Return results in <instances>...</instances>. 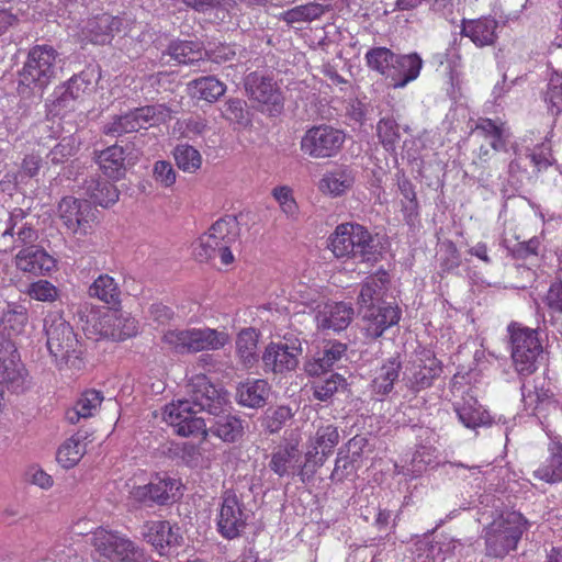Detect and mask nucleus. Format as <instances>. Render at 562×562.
Returning <instances> with one entry per match:
<instances>
[{
	"label": "nucleus",
	"instance_id": "nucleus-1",
	"mask_svg": "<svg viewBox=\"0 0 562 562\" xmlns=\"http://www.w3.org/2000/svg\"><path fill=\"white\" fill-rule=\"evenodd\" d=\"M228 405L223 389L215 386L206 375L196 374L187 385V397L166 407L165 420L182 437L202 434L206 438V422L198 414L205 413L211 418L226 411Z\"/></svg>",
	"mask_w": 562,
	"mask_h": 562
},
{
	"label": "nucleus",
	"instance_id": "nucleus-2",
	"mask_svg": "<svg viewBox=\"0 0 562 562\" xmlns=\"http://www.w3.org/2000/svg\"><path fill=\"white\" fill-rule=\"evenodd\" d=\"M329 249L338 259H355L370 265L383 255L379 239L367 227L358 223H342L329 236Z\"/></svg>",
	"mask_w": 562,
	"mask_h": 562
},
{
	"label": "nucleus",
	"instance_id": "nucleus-3",
	"mask_svg": "<svg viewBox=\"0 0 562 562\" xmlns=\"http://www.w3.org/2000/svg\"><path fill=\"white\" fill-rule=\"evenodd\" d=\"M161 341L176 353L190 355L220 350L229 342V335L210 327L175 328L166 330Z\"/></svg>",
	"mask_w": 562,
	"mask_h": 562
},
{
	"label": "nucleus",
	"instance_id": "nucleus-4",
	"mask_svg": "<svg viewBox=\"0 0 562 562\" xmlns=\"http://www.w3.org/2000/svg\"><path fill=\"white\" fill-rule=\"evenodd\" d=\"M239 233L237 218L226 216L217 220L194 245L195 258L203 262L220 256L223 265L234 261L231 246L237 240Z\"/></svg>",
	"mask_w": 562,
	"mask_h": 562
},
{
	"label": "nucleus",
	"instance_id": "nucleus-5",
	"mask_svg": "<svg viewBox=\"0 0 562 562\" xmlns=\"http://www.w3.org/2000/svg\"><path fill=\"white\" fill-rule=\"evenodd\" d=\"M59 63L58 53L53 46H33L19 71V85L42 91L56 78Z\"/></svg>",
	"mask_w": 562,
	"mask_h": 562
},
{
	"label": "nucleus",
	"instance_id": "nucleus-6",
	"mask_svg": "<svg viewBox=\"0 0 562 562\" xmlns=\"http://www.w3.org/2000/svg\"><path fill=\"white\" fill-rule=\"evenodd\" d=\"M47 348L57 367H80L79 341L72 327L60 316H49L45 319Z\"/></svg>",
	"mask_w": 562,
	"mask_h": 562
},
{
	"label": "nucleus",
	"instance_id": "nucleus-7",
	"mask_svg": "<svg viewBox=\"0 0 562 562\" xmlns=\"http://www.w3.org/2000/svg\"><path fill=\"white\" fill-rule=\"evenodd\" d=\"M528 521L520 513L502 515L485 528L486 554L504 558L514 550L527 529Z\"/></svg>",
	"mask_w": 562,
	"mask_h": 562
},
{
	"label": "nucleus",
	"instance_id": "nucleus-8",
	"mask_svg": "<svg viewBox=\"0 0 562 562\" xmlns=\"http://www.w3.org/2000/svg\"><path fill=\"white\" fill-rule=\"evenodd\" d=\"M171 111L165 104L136 108L122 115H114L102 127V133L111 137H121L170 119Z\"/></svg>",
	"mask_w": 562,
	"mask_h": 562
},
{
	"label": "nucleus",
	"instance_id": "nucleus-9",
	"mask_svg": "<svg viewBox=\"0 0 562 562\" xmlns=\"http://www.w3.org/2000/svg\"><path fill=\"white\" fill-rule=\"evenodd\" d=\"M512 341V358L516 371L520 375L532 374L538 367L543 349L538 331L528 327L512 324L508 327Z\"/></svg>",
	"mask_w": 562,
	"mask_h": 562
},
{
	"label": "nucleus",
	"instance_id": "nucleus-10",
	"mask_svg": "<svg viewBox=\"0 0 562 562\" xmlns=\"http://www.w3.org/2000/svg\"><path fill=\"white\" fill-rule=\"evenodd\" d=\"M92 546L98 559L109 562H143V552L117 532L100 528L93 532Z\"/></svg>",
	"mask_w": 562,
	"mask_h": 562
},
{
	"label": "nucleus",
	"instance_id": "nucleus-11",
	"mask_svg": "<svg viewBox=\"0 0 562 562\" xmlns=\"http://www.w3.org/2000/svg\"><path fill=\"white\" fill-rule=\"evenodd\" d=\"M137 322L127 313L121 311H106L98 317L88 321L87 334L94 336L95 340L111 339L123 341L137 334Z\"/></svg>",
	"mask_w": 562,
	"mask_h": 562
},
{
	"label": "nucleus",
	"instance_id": "nucleus-12",
	"mask_svg": "<svg viewBox=\"0 0 562 562\" xmlns=\"http://www.w3.org/2000/svg\"><path fill=\"white\" fill-rule=\"evenodd\" d=\"M345 138L346 135L342 131L327 124H321L305 132L300 147L311 158H331L340 151Z\"/></svg>",
	"mask_w": 562,
	"mask_h": 562
},
{
	"label": "nucleus",
	"instance_id": "nucleus-13",
	"mask_svg": "<svg viewBox=\"0 0 562 562\" xmlns=\"http://www.w3.org/2000/svg\"><path fill=\"white\" fill-rule=\"evenodd\" d=\"M250 512L233 491L222 495L220 512L216 519L217 530L225 539H235L246 529Z\"/></svg>",
	"mask_w": 562,
	"mask_h": 562
},
{
	"label": "nucleus",
	"instance_id": "nucleus-14",
	"mask_svg": "<svg viewBox=\"0 0 562 562\" xmlns=\"http://www.w3.org/2000/svg\"><path fill=\"white\" fill-rule=\"evenodd\" d=\"M303 353L302 342L297 337L285 336L279 342H271L266 347L262 362L266 371L283 374L294 371Z\"/></svg>",
	"mask_w": 562,
	"mask_h": 562
},
{
	"label": "nucleus",
	"instance_id": "nucleus-15",
	"mask_svg": "<svg viewBox=\"0 0 562 562\" xmlns=\"http://www.w3.org/2000/svg\"><path fill=\"white\" fill-rule=\"evenodd\" d=\"M441 372V361L436 358L432 351L423 350L417 355L416 359L406 367L403 382L413 394H417L432 386L434 381L439 378Z\"/></svg>",
	"mask_w": 562,
	"mask_h": 562
},
{
	"label": "nucleus",
	"instance_id": "nucleus-16",
	"mask_svg": "<svg viewBox=\"0 0 562 562\" xmlns=\"http://www.w3.org/2000/svg\"><path fill=\"white\" fill-rule=\"evenodd\" d=\"M90 89L91 78L87 72L74 75L65 85L55 90L56 97L49 104V113L54 116H65L67 113L76 111Z\"/></svg>",
	"mask_w": 562,
	"mask_h": 562
},
{
	"label": "nucleus",
	"instance_id": "nucleus-17",
	"mask_svg": "<svg viewBox=\"0 0 562 562\" xmlns=\"http://www.w3.org/2000/svg\"><path fill=\"white\" fill-rule=\"evenodd\" d=\"M60 220L74 234L87 235L94 214L91 202L72 196L63 198L58 205Z\"/></svg>",
	"mask_w": 562,
	"mask_h": 562
},
{
	"label": "nucleus",
	"instance_id": "nucleus-18",
	"mask_svg": "<svg viewBox=\"0 0 562 562\" xmlns=\"http://www.w3.org/2000/svg\"><path fill=\"white\" fill-rule=\"evenodd\" d=\"M178 490L179 483L177 480L167 476H156L148 484L133 487L131 495L138 503L165 505L170 499L177 497L176 492Z\"/></svg>",
	"mask_w": 562,
	"mask_h": 562
},
{
	"label": "nucleus",
	"instance_id": "nucleus-19",
	"mask_svg": "<svg viewBox=\"0 0 562 562\" xmlns=\"http://www.w3.org/2000/svg\"><path fill=\"white\" fill-rule=\"evenodd\" d=\"M315 316L317 328L322 330L341 331L346 329L353 319L355 311L350 303L329 302L323 306H316Z\"/></svg>",
	"mask_w": 562,
	"mask_h": 562
},
{
	"label": "nucleus",
	"instance_id": "nucleus-20",
	"mask_svg": "<svg viewBox=\"0 0 562 562\" xmlns=\"http://www.w3.org/2000/svg\"><path fill=\"white\" fill-rule=\"evenodd\" d=\"M26 216L27 213L21 207H15L10 212L4 229H0L1 238L12 239L15 247L32 246L37 240L38 235L33 224L25 221Z\"/></svg>",
	"mask_w": 562,
	"mask_h": 562
},
{
	"label": "nucleus",
	"instance_id": "nucleus-21",
	"mask_svg": "<svg viewBox=\"0 0 562 562\" xmlns=\"http://www.w3.org/2000/svg\"><path fill=\"white\" fill-rule=\"evenodd\" d=\"M363 319L366 322V335L369 338L376 339L389 327L397 324L400 321V310L390 304H378L368 306L363 310Z\"/></svg>",
	"mask_w": 562,
	"mask_h": 562
},
{
	"label": "nucleus",
	"instance_id": "nucleus-22",
	"mask_svg": "<svg viewBox=\"0 0 562 562\" xmlns=\"http://www.w3.org/2000/svg\"><path fill=\"white\" fill-rule=\"evenodd\" d=\"M14 263L19 270L34 276H45L56 267L55 259L35 245L23 247L15 255Z\"/></svg>",
	"mask_w": 562,
	"mask_h": 562
},
{
	"label": "nucleus",
	"instance_id": "nucleus-23",
	"mask_svg": "<svg viewBox=\"0 0 562 562\" xmlns=\"http://www.w3.org/2000/svg\"><path fill=\"white\" fill-rule=\"evenodd\" d=\"M209 420L211 425L210 427H206L207 434H212L226 443H235L239 441L245 434V420L233 415L229 412V406L226 411L209 418Z\"/></svg>",
	"mask_w": 562,
	"mask_h": 562
},
{
	"label": "nucleus",
	"instance_id": "nucleus-24",
	"mask_svg": "<svg viewBox=\"0 0 562 562\" xmlns=\"http://www.w3.org/2000/svg\"><path fill=\"white\" fill-rule=\"evenodd\" d=\"M347 351V345L339 341H327L323 349L304 363V370L310 376H319L326 373L339 361Z\"/></svg>",
	"mask_w": 562,
	"mask_h": 562
},
{
	"label": "nucleus",
	"instance_id": "nucleus-25",
	"mask_svg": "<svg viewBox=\"0 0 562 562\" xmlns=\"http://www.w3.org/2000/svg\"><path fill=\"white\" fill-rule=\"evenodd\" d=\"M498 22L491 16L462 20L461 35L469 37L477 47L493 45L497 38Z\"/></svg>",
	"mask_w": 562,
	"mask_h": 562
},
{
	"label": "nucleus",
	"instance_id": "nucleus-26",
	"mask_svg": "<svg viewBox=\"0 0 562 562\" xmlns=\"http://www.w3.org/2000/svg\"><path fill=\"white\" fill-rule=\"evenodd\" d=\"M245 89L248 95L263 104L280 105L281 97L276 82L269 77L251 72L246 77Z\"/></svg>",
	"mask_w": 562,
	"mask_h": 562
},
{
	"label": "nucleus",
	"instance_id": "nucleus-27",
	"mask_svg": "<svg viewBox=\"0 0 562 562\" xmlns=\"http://www.w3.org/2000/svg\"><path fill=\"white\" fill-rule=\"evenodd\" d=\"M81 189L91 202L103 207H108L119 200L120 193L116 187L99 175L88 177L83 181Z\"/></svg>",
	"mask_w": 562,
	"mask_h": 562
},
{
	"label": "nucleus",
	"instance_id": "nucleus-28",
	"mask_svg": "<svg viewBox=\"0 0 562 562\" xmlns=\"http://www.w3.org/2000/svg\"><path fill=\"white\" fill-rule=\"evenodd\" d=\"M121 26V19L102 13L88 20L83 30L91 42L103 45L111 41Z\"/></svg>",
	"mask_w": 562,
	"mask_h": 562
},
{
	"label": "nucleus",
	"instance_id": "nucleus-29",
	"mask_svg": "<svg viewBox=\"0 0 562 562\" xmlns=\"http://www.w3.org/2000/svg\"><path fill=\"white\" fill-rule=\"evenodd\" d=\"M97 164L105 176L119 180L125 176L127 170L125 149L119 145L109 146L98 154Z\"/></svg>",
	"mask_w": 562,
	"mask_h": 562
},
{
	"label": "nucleus",
	"instance_id": "nucleus-30",
	"mask_svg": "<svg viewBox=\"0 0 562 562\" xmlns=\"http://www.w3.org/2000/svg\"><path fill=\"white\" fill-rule=\"evenodd\" d=\"M533 476L549 484L562 482V443L551 441L548 457L533 471Z\"/></svg>",
	"mask_w": 562,
	"mask_h": 562
},
{
	"label": "nucleus",
	"instance_id": "nucleus-31",
	"mask_svg": "<svg viewBox=\"0 0 562 562\" xmlns=\"http://www.w3.org/2000/svg\"><path fill=\"white\" fill-rule=\"evenodd\" d=\"M472 133L487 140L495 151L506 150L509 134L502 121L479 117Z\"/></svg>",
	"mask_w": 562,
	"mask_h": 562
},
{
	"label": "nucleus",
	"instance_id": "nucleus-32",
	"mask_svg": "<svg viewBox=\"0 0 562 562\" xmlns=\"http://www.w3.org/2000/svg\"><path fill=\"white\" fill-rule=\"evenodd\" d=\"M269 392L270 386L266 380H248L238 385L236 401L245 407L260 408L266 405Z\"/></svg>",
	"mask_w": 562,
	"mask_h": 562
},
{
	"label": "nucleus",
	"instance_id": "nucleus-33",
	"mask_svg": "<svg viewBox=\"0 0 562 562\" xmlns=\"http://www.w3.org/2000/svg\"><path fill=\"white\" fill-rule=\"evenodd\" d=\"M423 67V60L418 54L413 53L408 55L396 56L393 64L394 72L391 74L394 88H403L408 82L415 80Z\"/></svg>",
	"mask_w": 562,
	"mask_h": 562
},
{
	"label": "nucleus",
	"instance_id": "nucleus-34",
	"mask_svg": "<svg viewBox=\"0 0 562 562\" xmlns=\"http://www.w3.org/2000/svg\"><path fill=\"white\" fill-rule=\"evenodd\" d=\"M402 370V361L398 356L391 357L376 370L372 380V392L376 395H387L393 391L394 382L397 381Z\"/></svg>",
	"mask_w": 562,
	"mask_h": 562
},
{
	"label": "nucleus",
	"instance_id": "nucleus-35",
	"mask_svg": "<svg viewBox=\"0 0 562 562\" xmlns=\"http://www.w3.org/2000/svg\"><path fill=\"white\" fill-rule=\"evenodd\" d=\"M390 282L389 273L385 270H379L376 273L369 276L362 283L359 304L362 310L368 306H375L382 300L386 286Z\"/></svg>",
	"mask_w": 562,
	"mask_h": 562
},
{
	"label": "nucleus",
	"instance_id": "nucleus-36",
	"mask_svg": "<svg viewBox=\"0 0 562 562\" xmlns=\"http://www.w3.org/2000/svg\"><path fill=\"white\" fill-rule=\"evenodd\" d=\"M188 89L192 98L212 103L224 95L226 85L214 76H205L190 81Z\"/></svg>",
	"mask_w": 562,
	"mask_h": 562
},
{
	"label": "nucleus",
	"instance_id": "nucleus-37",
	"mask_svg": "<svg viewBox=\"0 0 562 562\" xmlns=\"http://www.w3.org/2000/svg\"><path fill=\"white\" fill-rule=\"evenodd\" d=\"M87 438V432L78 431L67 439L57 451V461L67 469L75 467L86 453Z\"/></svg>",
	"mask_w": 562,
	"mask_h": 562
},
{
	"label": "nucleus",
	"instance_id": "nucleus-38",
	"mask_svg": "<svg viewBox=\"0 0 562 562\" xmlns=\"http://www.w3.org/2000/svg\"><path fill=\"white\" fill-rule=\"evenodd\" d=\"M353 182L355 176L352 170L347 167H340L324 175L319 182V189L324 193L337 196L349 190Z\"/></svg>",
	"mask_w": 562,
	"mask_h": 562
},
{
	"label": "nucleus",
	"instance_id": "nucleus-39",
	"mask_svg": "<svg viewBox=\"0 0 562 562\" xmlns=\"http://www.w3.org/2000/svg\"><path fill=\"white\" fill-rule=\"evenodd\" d=\"M168 55L181 65H199L204 61V50L192 41H177L169 44Z\"/></svg>",
	"mask_w": 562,
	"mask_h": 562
},
{
	"label": "nucleus",
	"instance_id": "nucleus-40",
	"mask_svg": "<svg viewBox=\"0 0 562 562\" xmlns=\"http://www.w3.org/2000/svg\"><path fill=\"white\" fill-rule=\"evenodd\" d=\"M454 409L459 420L467 428L475 429L491 423L488 413L473 397L464 400L462 404H457Z\"/></svg>",
	"mask_w": 562,
	"mask_h": 562
},
{
	"label": "nucleus",
	"instance_id": "nucleus-41",
	"mask_svg": "<svg viewBox=\"0 0 562 562\" xmlns=\"http://www.w3.org/2000/svg\"><path fill=\"white\" fill-rule=\"evenodd\" d=\"M102 401L101 392L95 390L86 391L75 406L66 412V419L70 424H77L81 418L86 419L93 416Z\"/></svg>",
	"mask_w": 562,
	"mask_h": 562
},
{
	"label": "nucleus",
	"instance_id": "nucleus-42",
	"mask_svg": "<svg viewBox=\"0 0 562 562\" xmlns=\"http://www.w3.org/2000/svg\"><path fill=\"white\" fill-rule=\"evenodd\" d=\"M145 529L144 537L160 551L179 542V536L172 531L168 521H150L145 525Z\"/></svg>",
	"mask_w": 562,
	"mask_h": 562
},
{
	"label": "nucleus",
	"instance_id": "nucleus-43",
	"mask_svg": "<svg viewBox=\"0 0 562 562\" xmlns=\"http://www.w3.org/2000/svg\"><path fill=\"white\" fill-rule=\"evenodd\" d=\"M258 337L254 328H245L237 336L236 351L246 368H251L258 361Z\"/></svg>",
	"mask_w": 562,
	"mask_h": 562
},
{
	"label": "nucleus",
	"instance_id": "nucleus-44",
	"mask_svg": "<svg viewBox=\"0 0 562 562\" xmlns=\"http://www.w3.org/2000/svg\"><path fill=\"white\" fill-rule=\"evenodd\" d=\"M301 458V452L295 445L288 443L280 447L271 454L270 469L279 476L290 473Z\"/></svg>",
	"mask_w": 562,
	"mask_h": 562
},
{
	"label": "nucleus",
	"instance_id": "nucleus-45",
	"mask_svg": "<svg viewBox=\"0 0 562 562\" xmlns=\"http://www.w3.org/2000/svg\"><path fill=\"white\" fill-rule=\"evenodd\" d=\"M89 295L98 297L106 304L116 305L120 303L121 291L112 277L101 274L90 285Z\"/></svg>",
	"mask_w": 562,
	"mask_h": 562
},
{
	"label": "nucleus",
	"instance_id": "nucleus-46",
	"mask_svg": "<svg viewBox=\"0 0 562 562\" xmlns=\"http://www.w3.org/2000/svg\"><path fill=\"white\" fill-rule=\"evenodd\" d=\"M522 401L527 408L537 412L542 405L550 404L552 393L550 389L544 386V380H533V384L522 383L521 385Z\"/></svg>",
	"mask_w": 562,
	"mask_h": 562
},
{
	"label": "nucleus",
	"instance_id": "nucleus-47",
	"mask_svg": "<svg viewBox=\"0 0 562 562\" xmlns=\"http://www.w3.org/2000/svg\"><path fill=\"white\" fill-rule=\"evenodd\" d=\"M328 10L329 8L327 5L311 2L303 5L294 7L285 11L281 18L288 24H293L297 22H312L314 20L319 19Z\"/></svg>",
	"mask_w": 562,
	"mask_h": 562
},
{
	"label": "nucleus",
	"instance_id": "nucleus-48",
	"mask_svg": "<svg viewBox=\"0 0 562 562\" xmlns=\"http://www.w3.org/2000/svg\"><path fill=\"white\" fill-rule=\"evenodd\" d=\"M11 347V341L0 333V385L8 387L13 386L20 375L13 360L8 357Z\"/></svg>",
	"mask_w": 562,
	"mask_h": 562
},
{
	"label": "nucleus",
	"instance_id": "nucleus-49",
	"mask_svg": "<svg viewBox=\"0 0 562 562\" xmlns=\"http://www.w3.org/2000/svg\"><path fill=\"white\" fill-rule=\"evenodd\" d=\"M346 387V379L338 373H331L325 379H319L312 384L313 396L321 401L327 402L340 389Z\"/></svg>",
	"mask_w": 562,
	"mask_h": 562
},
{
	"label": "nucleus",
	"instance_id": "nucleus-50",
	"mask_svg": "<svg viewBox=\"0 0 562 562\" xmlns=\"http://www.w3.org/2000/svg\"><path fill=\"white\" fill-rule=\"evenodd\" d=\"M295 412L288 405L270 407L265 413L262 425L270 434H276L293 418Z\"/></svg>",
	"mask_w": 562,
	"mask_h": 562
},
{
	"label": "nucleus",
	"instance_id": "nucleus-51",
	"mask_svg": "<svg viewBox=\"0 0 562 562\" xmlns=\"http://www.w3.org/2000/svg\"><path fill=\"white\" fill-rule=\"evenodd\" d=\"M173 156L177 166L183 171L194 172L201 167V155L194 147L190 145H178L175 148Z\"/></svg>",
	"mask_w": 562,
	"mask_h": 562
},
{
	"label": "nucleus",
	"instance_id": "nucleus-52",
	"mask_svg": "<svg viewBox=\"0 0 562 562\" xmlns=\"http://www.w3.org/2000/svg\"><path fill=\"white\" fill-rule=\"evenodd\" d=\"M544 101L553 115L562 113V72H553L551 75Z\"/></svg>",
	"mask_w": 562,
	"mask_h": 562
},
{
	"label": "nucleus",
	"instance_id": "nucleus-53",
	"mask_svg": "<svg viewBox=\"0 0 562 562\" xmlns=\"http://www.w3.org/2000/svg\"><path fill=\"white\" fill-rule=\"evenodd\" d=\"M339 442V434L336 426L331 424L319 426L315 434V447L322 449V456L327 458Z\"/></svg>",
	"mask_w": 562,
	"mask_h": 562
},
{
	"label": "nucleus",
	"instance_id": "nucleus-54",
	"mask_svg": "<svg viewBox=\"0 0 562 562\" xmlns=\"http://www.w3.org/2000/svg\"><path fill=\"white\" fill-rule=\"evenodd\" d=\"M25 293L33 300L52 303L59 296L58 289L48 280H37L29 284Z\"/></svg>",
	"mask_w": 562,
	"mask_h": 562
},
{
	"label": "nucleus",
	"instance_id": "nucleus-55",
	"mask_svg": "<svg viewBox=\"0 0 562 562\" xmlns=\"http://www.w3.org/2000/svg\"><path fill=\"white\" fill-rule=\"evenodd\" d=\"M366 59L371 69L384 75L390 65L393 67L395 55L385 47H376L366 54Z\"/></svg>",
	"mask_w": 562,
	"mask_h": 562
},
{
	"label": "nucleus",
	"instance_id": "nucleus-56",
	"mask_svg": "<svg viewBox=\"0 0 562 562\" xmlns=\"http://www.w3.org/2000/svg\"><path fill=\"white\" fill-rule=\"evenodd\" d=\"M223 117L227 121L246 126L249 123V113L246 109V102L241 99H228L223 106Z\"/></svg>",
	"mask_w": 562,
	"mask_h": 562
},
{
	"label": "nucleus",
	"instance_id": "nucleus-57",
	"mask_svg": "<svg viewBox=\"0 0 562 562\" xmlns=\"http://www.w3.org/2000/svg\"><path fill=\"white\" fill-rule=\"evenodd\" d=\"M378 136L386 150H393L400 139L398 124L395 120L381 119L376 126Z\"/></svg>",
	"mask_w": 562,
	"mask_h": 562
},
{
	"label": "nucleus",
	"instance_id": "nucleus-58",
	"mask_svg": "<svg viewBox=\"0 0 562 562\" xmlns=\"http://www.w3.org/2000/svg\"><path fill=\"white\" fill-rule=\"evenodd\" d=\"M2 318L15 331H21L29 321L27 308L21 304H8Z\"/></svg>",
	"mask_w": 562,
	"mask_h": 562
},
{
	"label": "nucleus",
	"instance_id": "nucleus-59",
	"mask_svg": "<svg viewBox=\"0 0 562 562\" xmlns=\"http://www.w3.org/2000/svg\"><path fill=\"white\" fill-rule=\"evenodd\" d=\"M274 199L279 202L281 210L288 216L293 217L297 214V204L289 187H278L272 192Z\"/></svg>",
	"mask_w": 562,
	"mask_h": 562
},
{
	"label": "nucleus",
	"instance_id": "nucleus-60",
	"mask_svg": "<svg viewBox=\"0 0 562 562\" xmlns=\"http://www.w3.org/2000/svg\"><path fill=\"white\" fill-rule=\"evenodd\" d=\"M76 151L72 139L63 138L47 155L52 164L57 165L67 160Z\"/></svg>",
	"mask_w": 562,
	"mask_h": 562
},
{
	"label": "nucleus",
	"instance_id": "nucleus-61",
	"mask_svg": "<svg viewBox=\"0 0 562 562\" xmlns=\"http://www.w3.org/2000/svg\"><path fill=\"white\" fill-rule=\"evenodd\" d=\"M204 58L207 57L213 63L223 64L235 58L236 49L233 45L220 44L210 50H204Z\"/></svg>",
	"mask_w": 562,
	"mask_h": 562
},
{
	"label": "nucleus",
	"instance_id": "nucleus-62",
	"mask_svg": "<svg viewBox=\"0 0 562 562\" xmlns=\"http://www.w3.org/2000/svg\"><path fill=\"white\" fill-rule=\"evenodd\" d=\"M156 181L165 187H170L176 181V171L168 161L159 160L154 166Z\"/></svg>",
	"mask_w": 562,
	"mask_h": 562
},
{
	"label": "nucleus",
	"instance_id": "nucleus-63",
	"mask_svg": "<svg viewBox=\"0 0 562 562\" xmlns=\"http://www.w3.org/2000/svg\"><path fill=\"white\" fill-rule=\"evenodd\" d=\"M539 247V238L532 237L527 241H521L515 245L512 249V252L516 259H528L529 257L538 256Z\"/></svg>",
	"mask_w": 562,
	"mask_h": 562
},
{
	"label": "nucleus",
	"instance_id": "nucleus-64",
	"mask_svg": "<svg viewBox=\"0 0 562 562\" xmlns=\"http://www.w3.org/2000/svg\"><path fill=\"white\" fill-rule=\"evenodd\" d=\"M352 469L353 462L349 456H341V452H339L330 479L341 482L351 473Z\"/></svg>",
	"mask_w": 562,
	"mask_h": 562
}]
</instances>
